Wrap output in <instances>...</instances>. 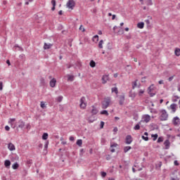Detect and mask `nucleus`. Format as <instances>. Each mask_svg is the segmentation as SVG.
Listing matches in <instances>:
<instances>
[{
    "label": "nucleus",
    "instance_id": "50",
    "mask_svg": "<svg viewBox=\"0 0 180 180\" xmlns=\"http://www.w3.org/2000/svg\"><path fill=\"white\" fill-rule=\"evenodd\" d=\"M3 88H4V86H3L2 82H0V91H2Z\"/></svg>",
    "mask_w": 180,
    "mask_h": 180
},
{
    "label": "nucleus",
    "instance_id": "8",
    "mask_svg": "<svg viewBox=\"0 0 180 180\" xmlns=\"http://www.w3.org/2000/svg\"><path fill=\"white\" fill-rule=\"evenodd\" d=\"M173 124L174 126H179L180 124V119L178 117H174L172 120Z\"/></svg>",
    "mask_w": 180,
    "mask_h": 180
},
{
    "label": "nucleus",
    "instance_id": "21",
    "mask_svg": "<svg viewBox=\"0 0 180 180\" xmlns=\"http://www.w3.org/2000/svg\"><path fill=\"white\" fill-rule=\"evenodd\" d=\"M137 27L139 29H144V22H141L137 24Z\"/></svg>",
    "mask_w": 180,
    "mask_h": 180
},
{
    "label": "nucleus",
    "instance_id": "52",
    "mask_svg": "<svg viewBox=\"0 0 180 180\" xmlns=\"http://www.w3.org/2000/svg\"><path fill=\"white\" fill-rule=\"evenodd\" d=\"M106 142V140H105V139H101V143L102 144H105V143Z\"/></svg>",
    "mask_w": 180,
    "mask_h": 180
},
{
    "label": "nucleus",
    "instance_id": "37",
    "mask_svg": "<svg viewBox=\"0 0 180 180\" xmlns=\"http://www.w3.org/2000/svg\"><path fill=\"white\" fill-rule=\"evenodd\" d=\"M178 99H179V97L175 96L172 98L173 102H178Z\"/></svg>",
    "mask_w": 180,
    "mask_h": 180
},
{
    "label": "nucleus",
    "instance_id": "22",
    "mask_svg": "<svg viewBox=\"0 0 180 180\" xmlns=\"http://www.w3.org/2000/svg\"><path fill=\"white\" fill-rule=\"evenodd\" d=\"M131 150V146H124V153H129Z\"/></svg>",
    "mask_w": 180,
    "mask_h": 180
},
{
    "label": "nucleus",
    "instance_id": "60",
    "mask_svg": "<svg viewBox=\"0 0 180 180\" xmlns=\"http://www.w3.org/2000/svg\"><path fill=\"white\" fill-rule=\"evenodd\" d=\"M6 63L8 64V65H11V61H9V60H6Z\"/></svg>",
    "mask_w": 180,
    "mask_h": 180
},
{
    "label": "nucleus",
    "instance_id": "16",
    "mask_svg": "<svg viewBox=\"0 0 180 180\" xmlns=\"http://www.w3.org/2000/svg\"><path fill=\"white\" fill-rule=\"evenodd\" d=\"M139 80H135V82H132V89H135V88H140V84H137V82Z\"/></svg>",
    "mask_w": 180,
    "mask_h": 180
},
{
    "label": "nucleus",
    "instance_id": "33",
    "mask_svg": "<svg viewBox=\"0 0 180 180\" xmlns=\"http://www.w3.org/2000/svg\"><path fill=\"white\" fill-rule=\"evenodd\" d=\"M150 113H153L154 115H157L158 113V112L157 111V110L153 109V108H150Z\"/></svg>",
    "mask_w": 180,
    "mask_h": 180
},
{
    "label": "nucleus",
    "instance_id": "48",
    "mask_svg": "<svg viewBox=\"0 0 180 180\" xmlns=\"http://www.w3.org/2000/svg\"><path fill=\"white\" fill-rule=\"evenodd\" d=\"M117 146V143H111L110 147L111 148H113V147H116Z\"/></svg>",
    "mask_w": 180,
    "mask_h": 180
},
{
    "label": "nucleus",
    "instance_id": "2",
    "mask_svg": "<svg viewBox=\"0 0 180 180\" xmlns=\"http://www.w3.org/2000/svg\"><path fill=\"white\" fill-rule=\"evenodd\" d=\"M66 8H68V9H70V11H72L74 8H75V1L74 0L68 1L66 4Z\"/></svg>",
    "mask_w": 180,
    "mask_h": 180
},
{
    "label": "nucleus",
    "instance_id": "28",
    "mask_svg": "<svg viewBox=\"0 0 180 180\" xmlns=\"http://www.w3.org/2000/svg\"><path fill=\"white\" fill-rule=\"evenodd\" d=\"M129 97L131 98L132 101L136 98V94L134 92L129 93Z\"/></svg>",
    "mask_w": 180,
    "mask_h": 180
},
{
    "label": "nucleus",
    "instance_id": "4",
    "mask_svg": "<svg viewBox=\"0 0 180 180\" xmlns=\"http://www.w3.org/2000/svg\"><path fill=\"white\" fill-rule=\"evenodd\" d=\"M151 120V116L148 114H145L142 115V120L141 122H143V123H149V122Z\"/></svg>",
    "mask_w": 180,
    "mask_h": 180
},
{
    "label": "nucleus",
    "instance_id": "1",
    "mask_svg": "<svg viewBox=\"0 0 180 180\" xmlns=\"http://www.w3.org/2000/svg\"><path fill=\"white\" fill-rule=\"evenodd\" d=\"M159 119L160 120H161V122H165V120H168V113L167 112V110H160V115L159 117Z\"/></svg>",
    "mask_w": 180,
    "mask_h": 180
},
{
    "label": "nucleus",
    "instance_id": "14",
    "mask_svg": "<svg viewBox=\"0 0 180 180\" xmlns=\"http://www.w3.org/2000/svg\"><path fill=\"white\" fill-rule=\"evenodd\" d=\"M103 84H106L109 81V75H105L102 77Z\"/></svg>",
    "mask_w": 180,
    "mask_h": 180
},
{
    "label": "nucleus",
    "instance_id": "10",
    "mask_svg": "<svg viewBox=\"0 0 180 180\" xmlns=\"http://www.w3.org/2000/svg\"><path fill=\"white\" fill-rule=\"evenodd\" d=\"M132 142H133V139L131 138V136L127 135L125 139L126 144H131Z\"/></svg>",
    "mask_w": 180,
    "mask_h": 180
},
{
    "label": "nucleus",
    "instance_id": "26",
    "mask_svg": "<svg viewBox=\"0 0 180 180\" xmlns=\"http://www.w3.org/2000/svg\"><path fill=\"white\" fill-rule=\"evenodd\" d=\"M112 92L115 93L116 95H117V94H119V90H117V87H113L111 89Z\"/></svg>",
    "mask_w": 180,
    "mask_h": 180
},
{
    "label": "nucleus",
    "instance_id": "56",
    "mask_svg": "<svg viewBox=\"0 0 180 180\" xmlns=\"http://www.w3.org/2000/svg\"><path fill=\"white\" fill-rule=\"evenodd\" d=\"M102 44H103V40L99 41L98 46H102Z\"/></svg>",
    "mask_w": 180,
    "mask_h": 180
},
{
    "label": "nucleus",
    "instance_id": "5",
    "mask_svg": "<svg viewBox=\"0 0 180 180\" xmlns=\"http://www.w3.org/2000/svg\"><path fill=\"white\" fill-rule=\"evenodd\" d=\"M79 106L81 109H85V108H86V98H85V97H82L80 98Z\"/></svg>",
    "mask_w": 180,
    "mask_h": 180
},
{
    "label": "nucleus",
    "instance_id": "34",
    "mask_svg": "<svg viewBox=\"0 0 180 180\" xmlns=\"http://www.w3.org/2000/svg\"><path fill=\"white\" fill-rule=\"evenodd\" d=\"M153 141H155V140H157V139H158V134H152L151 135Z\"/></svg>",
    "mask_w": 180,
    "mask_h": 180
},
{
    "label": "nucleus",
    "instance_id": "55",
    "mask_svg": "<svg viewBox=\"0 0 180 180\" xmlns=\"http://www.w3.org/2000/svg\"><path fill=\"white\" fill-rule=\"evenodd\" d=\"M145 22L146 23V25H150V20H145Z\"/></svg>",
    "mask_w": 180,
    "mask_h": 180
},
{
    "label": "nucleus",
    "instance_id": "7",
    "mask_svg": "<svg viewBox=\"0 0 180 180\" xmlns=\"http://www.w3.org/2000/svg\"><path fill=\"white\" fill-rule=\"evenodd\" d=\"M15 120L16 119L15 118H10L8 120V124H11L13 129H15V127H16V124H15Z\"/></svg>",
    "mask_w": 180,
    "mask_h": 180
},
{
    "label": "nucleus",
    "instance_id": "51",
    "mask_svg": "<svg viewBox=\"0 0 180 180\" xmlns=\"http://www.w3.org/2000/svg\"><path fill=\"white\" fill-rule=\"evenodd\" d=\"M51 4L53 5V6H56V0H52Z\"/></svg>",
    "mask_w": 180,
    "mask_h": 180
},
{
    "label": "nucleus",
    "instance_id": "3",
    "mask_svg": "<svg viewBox=\"0 0 180 180\" xmlns=\"http://www.w3.org/2000/svg\"><path fill=\"white\" fill-rule=\"evenodd\" d=\"M155 89V87L154 86V84L150 85L148 89V94L150 95V96L153 97L155 96V92H154Z\"/></svg>",
    "mask_w": 180,
    "mask_h": 180
},
{
    "label": "nucleus",
    "instance_id": "6",
    "mask_svg": "<svg viewBox=\"0 0 180 180\" xmlns=\"http://www.w3.org/2000/svg\"><path fill=\"white\" fill-rule=\"evenodd\" d=\"M110 104V99L109 98L105 99L102 103V108L107 109V108L109 107Z\"/></svg>",
    "mask_w": 180,
    "mask_h": 180
},
{
    "label": "nucleus",
    "instance_id": "47",
    "mask_svg": "<svg viewBox=\"0 0 180 180\" xmlns=\"http://www.w3.org/2000/svg\"><path fill=\"white\" fill-rule=\"evenodd\" d=\"M101 176H102L103 178H105V176H106V172H101Z\"/></svg>",
    "mask_w": 180,
    "mask_h": 180
},
{
    "label": "nucleus",
    "instance_id": "62",
    "mask_svg": "<svg viewBox=\"0 0 180 180\" xmlns=\"http://www.w3.org/2000/svg\"><path fill=\"white\" fill-rule=\"evenodd\" d=\"M16 47H17L18 50H23V49H22V47H20V46H16Z\"/></svg>",
    "mask_w": 180,
    "mask_h": 180
},
{
    "label": "nucleus",
    "instance_id": "38",
    "mask_svg": "<svg viewBox=\"0 0 180 180\" xmlns=\"http://www.w3.org/2000/svg\"><path fill=\"white\" fill-rule=\"evenodd\" d=\"M144 92H145V90H144V89H140V90L139 91V96H141V95H143V94H144Z\"/></svg>",
    "mask_w": 180,
    "mask_h": 180
},
{
    "label": "nucleus",
    "instance_id": "19",
    "mask_svg": "<svg viewBox=\"0 0 180 180\" xmlns=\"http://www.w3.org/2000/svg\"><path fill=\"white\" fill-rule=\"evenodd\" d=\"M4 166L6 167V168H9V167H11V160H5Z\"/></svg>",
    "mask_w": 180,
    "mask_h": 180
},
{
    "label": "nucleus",
    "instance_id": "23",
    "mask_svg": "<svg viewBox=\"0 0 180 180\" xmlns=\"http://www.w3.org/2000/svg\"><path fill=\"white\" fill-rule=\"evenodd\" d=\"M67 77H68V81H70V82H72V81H74V75H68Z\"/></svg>",
    "mask_w": 180,
    "mask_h": 180
},
{
    "label": "nucleus",
    "instance_id": "20",
    "mask_svg": "<svg viewBox=\"0 0 180 180\" xmlns=\"http://www.w3.org/2000/svg\"><path fill=\"white\" fill-rule=\"evenodd\" d=\"M174 54L176 57H179L180 56V48H176L174 50Z\"/></svg>",
    "mask_w": 180,
    "mask_h": 180
},
{
    "label": "nucleus",
    "instance_id": "17",
    "mask_svg": "<svg viewBox=\"0 0 180 180\" xmlns=\"http://www.w3.org/2000/svg\"><path fill=\"white\" fill-rule=\"evenodd\" d=\"M18 127L19 129H23L25 127V122L22 120L18 121Z\"/></svg>",
    "mask_w": 180,
    "mask_h": 180
},
{
    "label": "nucleus",
    "instance_id": "9",
    "mask_svg": "<svg viewBox=\"0 0 180 180\" xmlns=\"http://www.w3.org/2000/svg\"><path fill=\"white\" fill-rule=\"evenodd\" d=\"M143 1H143V0H139V1L141 2V5H144V3L148 6H150L153 5V1L151 0H143Z\"/></svg>",
    "mask_w": 180,
    "mask_h": 180
},
{
    "label": "nucleus",
    "instance_id": "12",
    "mask_svg": "<svg viewBox=\"0 0 180 180\" xmlns=\"http://www.w3.org/2000/svg\"><path fill=\"white\" fill-rule=\"evenodd\" d=\"M56 84H57V80L56 79V78H53L52 79H51L49 84L51 88H54L56 86Z\"/></svg>",
    "mask_w": 180,
    "mask_h": 180
},
{
    "label": "nucleus",
    "instance_id": "31",
    "mask_svg": "<svg viewBox=\"0 0 180 180\" xmlns=\"http://www.w3.org/2000/svg\"><path fill=\"white\" fill-rule=\"evenodd\" d=\"M101 115H105V116H109V112H108V110H104L101 111Z\"/></svg>",
    "mask_w": 180,
    "mask_h": 180
},
{
    "label": "nucleus",
    "instance_id": "45",
    "mask_svg": "<svg viewBox=\"0 0 180 180\" xmlns=\"http://www.w3.org/2000/svg\"><path fill=\"white\" fill-rule=\"evenodd\" d=\"M5 130L6 131H9V130H11V127H9V126H6L5 127Z\"/></svg>",
    "mask_w": 180,
    "mask_h": 180
},
{
    "label": "nucleus",
    "instance_id": "29",
    "mask_svg": "<svg viewBox=\"0 0 180 180\" xmlns=\"http://www.w3.org/2000/svg\"><path fill=\"white\" fill-rule=\"evenodd\" d=\"M96 65V63H95V61L94 60L90 61V67H91V68H95Z\"/></svg>",
    "mask_w": 180,
    "mask_h": 180
},
{
    "label": "nucleus",
    "instance_id": "42",
    "mask_svg": "<svg viewBox=\"0 0 180 180\" xmlns=\"http://www.w3.org/2000/svg\"><path fill=\"white\" fill-rule=\"evenodd\" d=\"M124 102V97H122L120 101V105H123Z\"/></svg>",
    "mask_w": 180,
    "mask_h": 180
},
{
    "label": "nucleus",
    "instance_id": "44",
    "mask_svg": "<svg viewBox=\"0 0 180 180\" xmlns=\"http://www.w3.org/2000/svg\"><path fill=\"white\" fill-rule=\"evenodd\" d=\"M142 139L145 141H148V136H142Z\"/></svg>",
    "mask_w": 180,
    "mask_h": 180
},
{
    "label": "nucleus",
    "instance_id": "64",
    "mask_svg": "<svg viewBox=\"0 0 180 180\" xmlns=\"http://www.w3.org/2000/svg\"><path fill=\"white\" fill-rule=\"evenodd\" d=\"M108 180H115L113 178H109Z\"/></svg>",
    "mask_w": 180,
    "mask_h": 180
},
{
    "label": "nucleus",
    "instance_id": "58",
    "mask_svg": "<svg viewBox=\"0 0 180 180\" xmlns=\"http://www.w3.org/2000/svg\"><path fill=\"white\" fill-rule=\"evenodd\" d=\"M159 84L160 85H162V84H164V80L159 81Z\"/></svg>",
    "mask_w": 180,
    "mask_h": 180
},
{
    "label": "nucleus",
    "instance_id": "46",
    "mask_svg": "<svg viewBox=\"0 0 180 180\" xmlns=\"http://www.w3.org/2000/svg\"><path fill=\"white\" fill-rule=\"evenodd\" d=\"M103 126H105V122L103 121L101 122V129H103Z\"/></svg>",
    "mask_w": 180,
    "mask_h": 180
},
{
    "label": "nucleus",
    "instance_id": "54",
    "mask_svg": "<svg viewBox=\"0 0 180 180\" xmlns=\"http://www.w3.org/2000/svg\"><path fill=\"white\" fill-rule=\"evenodd\" d=\"M171 180H179V178L178 177H171Z\"/></svg>",
    "mask_w": 180,
    "mask_h": 180
},
{
    "label": "nucleus",
    "instance_id": "61",
    "mask_svg": "<svg viewBox=\"0 0 180 180\" xmlns=\"http://www.w3.org/2000/svg\"><path fill=\"white\" fill-rule=\"evenodd\" d=\"M115 18H116V15H112V20H115Z\"/></svg>",
    "mask_w": 180,
    "mask_h": 180
},
{
    "label": "nucleus",
    "instance_id": "57",
    "mask_svg": "<svg viewBox=\"0 0 180 180\" xmlns=\"http://www.w3.org/2000/svg\"><path fill=\"white\" fill-rule=\"evenodd\" d=\"M174 165H179V163L176 160L174 162Z\"/></svg>",
    "mask_w": 180,
    "mask_h": 180
},
{
    "label": "nucleus",
    "instance_id": "25",
    "mask_svg": "<svg viewBox=\"0 0 180 180\" xmlns=\"http://www.w3.org/2000/svg\"><path fill=\"white\" fill-rule=\"evenodd\" d=\"M12 168H13V169H18V168H19V163L15 162V163L12 165Z\"/></svg>",
    "mask_w": 180,
    "mask_h": 180
},
{
    "label": "nucleus",
    "instance_id": "24",
    "mask_svg": "<svg viewBox=\"0 0 180 180\" xmlns=\"http://www.w3.org/2000/svg\"><path fill=\"white\" fill-rule=\"evenodd\" d=\"M93 41H94V43H98V41H99V36L95 35L93 37Z\"/></svg>",
    "mask_w": 180,
    "mask_h": 180
},
{
    "label": "nucleus",
    "instance_id": "63",
    "mask_svg": "<svg viewBox=\"0 0 180 180\" xmlns=\"http://www.w3.org/2000/svg\"><path fill=\"white\" fill-rule=\"evenodd\" d=\"M26 127H27V129H30V124H27Z\"/></svg>",
    "mask_w": 180,
    "mask_h": 180
},
{
    "label": "nucleus",
    "instance_id": "13",
    "mask_svg": "<svg viewBox=\"0 0 180 180\" xmlns=\"http://www.w3.org/2000/svg\"><path fill=\"white\" fill-rule=\"evenodd\" d=\"M8 148L10 151H15V150H16L15 145H13V143H9L8 144Z\"/></svg>",
    "mask_w": 180,
    "mask_h": 180
},
{
    "label": "nucleus",
    "instance_id": "11",
    "mask_svg": "<svg viewBox=\"0 0 180 180\" xmlns=\"http://www.w3.org/2000/svg\"><path fill=\"white\" fill-rule=\"evenodd\" d=\"M176 106L177 105L175 103L171 104L169 109H170L172 110V113H175L176 112Z\"/></svg>",
    "mask_w": 180,
    "mask_h": 180
},
{
    "label": "nucleus",
    "instance_id": "40",
    "mask_svg": "<svg viewBox=\"0 0 180 180\" xmlns=\"http://www.w3.org/2000/svg\"><path fill=\"white\" fill-rule=\"evenodd\" d=\"M46 148H49V141H46L44 145V150H46Z\"/></svg>",
    "mask_w": 180,
    "mask_h": 180
},
{
    "label": "nucleus",
    "instance_id": "18",
    "mask_svg": "<svg viewBox=\"0 0 180 180\" xmlns=\"http://www.w3.org/2000/svg\"><path fill=\"white\" fill-rule=\"evenodd\" d=\"M98 108H96L95 106L91 107L92 115H96L98 113Z\"/></svg>",
    "mask_w": 180,
    "mask_h": 180
},
{
    "label": "nucleus",
    "instance_id": "59",
    "mask_svg": "<svg viewBox=\"0 0 180 180\" xmlns=\"http://www.w3.org/2000/svg\"><path fill=\"white\" fill-rule=\"evenodd\" d=\"M172 79H174V76H172L169 78V82L172 81Z\"/></svg>",
    "mask_w": 180,
    "mask_h": 180
},
{
    "label": "nucleus",
    "instance_id": "41",
    "mask_svg": "<svg viewBox=\"0 0 180 180\" xmlns=\"http://www.w3.org/2000/svg\"><path fill=\"white\" fill-rule=\"evenodd\" d=\"M41 108H42V109L46 108V104L43 101L41 102Z\"/></svg>",
    "mask_w": 180,
    "mask_h": 180
},
{
    "label": "nucleus",
    "instance_id": "32",
    "mask_svg": "<svg viewBox=\"0 0 180 180\" xmlns=\"http://www.w3.org/2000/svg\"><path fill=\"white\" fill-rule=\"evenodd\" d=\"M76 144L77 146H79V147H82V139L77 140V142H76Z\"/></svg>",
    "mask_w": 180,
    "mask_h": 180
},
{
    "label": "nucleus",
    "instance_id": "49",
    "mask_svg": "<svg viewBox=\"0 0 180 180\" xmlns=\"http://www.w3.org/2000/svg\"><path fill=\"white\" fill-rule=\"evenodd\" d=\"M44 50H49V49H51L50 46H44Z\"/></svg>",
    "mask_w": 180,
    "mask_h": 180
},
{
    "label": "nucleus",
    "instance_id": "36",
    "mask_svg": "<svg viewBox=\"0 0 180 180\" xmlns=\"http://www.w3.org/2000/svg\"><path fill=\"white\" fill-rule=\"evenodd\" d=\"M57 102H61L63 101V96H59L56 98Z\"/></svg>",
    "mask_w": 180,
    "mask_h": 180
},
{
    "label": "nucleus",
    "instance_id": "43",
    "mask_svg": "<svg viewBox=\"0 0 180 180\" xmlns=\"http://www.w3.org/2000/svg\"><path fill=\"white\" fill-rule=\"evenodd\" d=\"M79 30H81L82 32H85V28L84 27V26L83 25H80V27H79Z\"/></svg>",
    "mask_w": 180,
    "mask_h": 180
},
{
    "label": "nucleus",
    "instance_id": "53",
    "mask_svg": "<svg viewBox=\"0 0 180 180\" xmlns=\"http://www.w3.org/2000/svg\"><path fill=\"white\" fill-rule=\"evenodd\" d=\"M69 140H70V141H74V140H75L74 136H70Z\"/></svg>",
    "mask_w": 180,
    "mask_h": 180
},
{
    "label": "nucleus",
    "instance_id": "27",
    "mask_svg": "<svg viewBox=\"0 0 180 180\" xmlns=\"http://www.w3.org/2000/svg\"><path fill=\"white\" fill-rule=\"evenodd\" d=\"M140 124H141V122H139L135 127H134V130H140Z\"/></svg>",
    "mask_w": 180,
    "mask_h": 180
},
{
    "label": "nucleus",
    "instance_id": "35",
    "mask_svg": "<svg viewBox=\"0 0 180 180\" xmlns=\"http://www.w3.org/2000/svg\"><path fill=\"white\" fill-rule=\"evenodd\" d=\"M158 143H162L164 141V138L162 136H160L158 139Z\"/></svg>",
    "mask_w": 180,
    "mask_h": 180
},
{
    "label": "nucleus",
    "instance_id": "30",
    "mask_svg": "<svg viewBox=\"0 0 180 180\" xmlns=\"http://www.w3.org/2000/svg\"><path fill=\"white\" fill-rule=\"evenodd\" d=\"M47 139H49V134L44 133L42 135V140H47Z\"/></svg>",
    "mask_w": 180,
    "mask_h": 180
},
{
    "label": "nucleus",
    "instance_id": "15",
    "mask_svg": "<svg viewBox=\"0 0 180 180\" xmlns=\"http://www.w3.org/2000/svg\"><path fill=\"white\" fill-rule=\"evenodd\" d=\"M164 146H165V150H168L169 148V146H171V143H169V140L167 139L164 142Z\"/></svg>",
    "mask_w": 180,
    "mask_h": 180
},
{
    "label": "nucleus",
    "instance_id": "39",
    "mask_svg": "<svg viewBox=\"0 0 180 180\" xmlns=\"http://www.w3.org/2000/svg\"><path fill=\"white\" fill-rule=\"evenodd\" d=\"M133 119H134V120H135V122H137V120H139V115L137 114H135L134 115Z\"/></svg>",
    "mask_w": 180,
    "mask_h": 180
}]
</instances>
